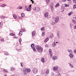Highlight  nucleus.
<instances>
[{"mask_svg": "<svg viewBox=\"0 0 76 76\" xmlns=\"http://www.w3.org/2000/svg\"><path fill=\"white\" fill-rule=\"evenodd\" d=\"M65 7H69V5L67 4H65Z\"/></svg>", "mask_w": 76, "mask_h": 76, "instance_id": "obj_41", "label": "nucleus"}, {"mask_svg": "<svg viewBox=\"0 0 76 76\" xmlns=\"http://www.w3.org/2000/svg\"><path fill=\"white\" fill-rule=\"evenodd\" d=\"M34 44H32L31 45V47L32 48H34Z\"/></svg>", "mask_w": 76, "mask_h": 76, "instance_id": "obj_39", "label": "nucleus"}, {"mask_svg": "<svg viewBox=\"0 0 76 76\" xmlns=\"http://www.w3.org/2000/svg\"><path fill=\"white\" fill-rule=\"evenodd\" d=\"M48 40H49V37H48L44 41L45 42V43L47 42V41H48Z\"/></svg>", "mask_w": 76, "mask_h": 76, "instance_id": "obj_16", "label": "nucleus"}, {"mask_svg": "<svg viewBox=\"0 0 76 76\" xmlns=\"http://www.w3.org/2000/svg\"><path fill=\"white\" fill-rule=\"evenodd\" d=\"M45 47H48V45L46 44L45 45Z\"/></svg>", "mask_w": 76, "mask_h": 76, "instance_id": "obj_45", "label": "nucleus"}, {"mask_svg": "<svg viewBox=\"0 0 76 76\" xmlns=\"http://www.w3.org/2000/svg\"><path fill=\"white\" fill-rule=\"evenodd\" d=\"M0 18H1V19H4L5 17L4 16H0Z\"/></svg>", "mask_w": 76, "mask_h": 76, "instance_id": "obj_29", "label": "nucleus"}, {"mask_svg": "<svg viewBox=\"0 0 76 76\" xmlns=\"http://www.w3.org/2000/svg\"><path fill=\"white\" fill-rule=\"evenodd\" d=\"M21 31H22H22H23V32H25V30H23V29H22L21 30Z\"/></svg>", "mask_w": 76, "mask_h": 76, "instance_id": "obj_47", "label": "nucleus"}, {"mask_svg": "<svg viewBox=\"0 0 76 76\" xmlns=\"http://www.w3.org/2000/svg\"><path fill=\"white\" fill-rule=\"evenodd\" d=\"M57 37L58 38H60V31H58L57 32Z\"/></svg>", "mask_w": 76, "mask_h": 76, "instance_id": "obj_15", "label": "nucleus"}, {"mask_svg": "<svg viewBox=\"0 0 76 76\" xmlns=\"http://www.w3.org/2000/svg\"><path fill=\"white\" fill-rule=\"evenodd\" d=\"M0 41H4V39L0 40Z\"/></svg>", "mask_w": 76, "mask_h": 76, "instance_id": "obj_56", "label": "nucleus"}, {"mask_svg": "<svg viewBox=\"0 0 76 76\" xmlns=\"http://www.w3.org/2000/svg\"><path fill=\"white\" fill-rule=\"evenodd\" d=\"M57 56H53L52 58L53 60H56L57 59Z\"/></svg>", "mask_w": 76, "mask_h": 76, "instance_id": "obj_12", "label": "nucleus"}, {"mask_svg": "<svg viewBox=\"0 0 76 76\" xmlns=\"http://www.w3.org/2000/svg\"><path fill=\"white\" fill-rule=\"evenodd\" d=\"M32 36H35V31H33L32 33Z\"/></svg>", "mask_w": 76, "mask_h": 76, "instance_id": "obj_19", "label": "nucleus"}, {"mask_svg": "<svg viewBox=\"0 0 76 76\" xmlns=\"http://www.w3.org/2000/svg\"><path fill=\"white\" fill-rule=\"evenodd\" d=\"M15 70V68H12L11 69V71H14Z\"/></svg>", "mask_w": 76, "mask_h": 76, "instance_id": "obj_31", "label": "nucleus"}, {"mask_svg": "<svg viewBox=\"0 0 76 76\" xmlns=\"http://www.w3.org/2000/svg\"><path fill=\"white\" fill-rule=\"evenodd\" d=\"M56 44H57V43H58V42H56Z\"/></svg>", "mask_w": 76, "mask_h": 76, "instance_id": "obj_61", "label": "nucleus"}, {"mask_svg": "<svg viewBox=\"0 0 76 76\" xmlns=\"http://www.w3.org/2000/svg\"><path fill=\"white\" fill-rule=\"evenodd\" d=\"M73 71H75V70H74Z\"/></svg>", "mask_w": 76, "mask_h": 76, "instance_id": "obj_64", "label": "nucleus"}, {"mask_svg": "<svg viewBox=\"0 0 76 76\" xmlns=\"http://www.w3.org/2000/svg\"><path fill=\"white\" fill-rule=\"evenodd\" d=\"M4 76H6V75H4Z\"/></svg>", "mask_w": 76, "mask_h": 76, "instance_id": "obj_62", "label": "nucleus"}, {"mask_svg": "<svg viewBox=\"0 0 76 76\" xmlns=\"http://www.w3.org/2000/svg\"><path fill=\"white\" fill-rule=\"evenodd\" d=\"M58 69V68L57 66H54L53 68V70L54 71H57Z\"/></svg>", "mask_w": 76, "mask_h": 76, "instance_id": "obj_6", "label": "nucleus"}, {"mask_svg": "<svg viewBox=\"0 0 76 76\" xmlns=\"http://www.w3.org/2000/svg\"><path fill=\"white\" fill-rule=\"evenodd\" d=\"M5 54H6L7 55V54H8V53H5Z\"/></svg>", "mask_w": 76, "mask_h": 76, "instance_id": "obj_58", "label": "nucleus"}, {"mask_svg": "<svg viewBox=\"0 0 76 76\" xmlns=\"http://www.w3.org/2000/svg\"><path fill=\"white\" fill-rule=\"evenodd\" d=\"M20 64H21V66H22V67H23V66L22 65V64L21 63Z\"/></svg>", "mask_w": 76, "mask_h": 76, "instance_id": "obj_55", "label": "nucleus"}, {"mask_svg": "<svg viewBox=\"0 0 76 76\" xmlns=\"http://www.w3.org/2000/svg\"><path fill=\"white\" fill-rule=\"evenodd\" d=\"M67 51L70 53H73V51H72V50H71V49H68Z\"/></svg>", "mask_w": 76, "mask_h": 76, "instance_id": "obj_14", "label": "nucleus"}, {"mask_svg": "<svg viewBox=\"0 0 76 76\" xmlns=\"http://www.w3.org/2000/svg\"><path fill=\"white\" fill-rule=\"evenodd\" d=\"M70 26L71 28H72V25L70 24Z\"/></svg>", "mask_w": 76, "mask_h": 76, "instance_id": "obj_54", "label": "nucleus"}, {"mask_svg": "<svg viewBox=\"0 0 76 76\" xmlns=\"http://www.w3.org/2000/svg\"><path fill=\"white\" fill-rule=\"evenodd\" d=\"M31 0V1H32V4H34V1H33V0Z\"/></svg>", "mask_w": 76, "mask_h": 76, "instance_id": "obj_51", "label": "nucleus"}, {"mask_svg": "<svg viewBox=\"0 0 76 76\" xmlns=\"http://www.w3.org/2000/svg\"><path fill=\"white\" fill-rule=\"evenodd\" d=\"M58 17H57L55 18V22L56 23H58Z\"/></svg>", "mask_w": 76, "mask_h": 76, "instance_id": "obj_7", "label": "nucleus"}, {"mask_svg": "<svg viewBox=\"0 0 76 76\" xmlns=\"http://www.w3.org/2000/svg\"><path fill=\"white\" fill-rule=\"evenodd\" d=\"M26 9H27L28 8V6H25Z\"/></svg>", "mask_w": 76, "mask_h": 76, "instance_id": "obj_46", "label": "nucleus"}, {"mask_svg": "<svg viewBox=\"0 0 76 76\" xmlns=\"http://www.w3.org/2000/svg\"><path fill=\"white\" fill-rule=\"evenodd\" d=\"M45 76H47V74L45 75Z\"/></svg>", "mask_w": 76, "mask_h": 76, "instance_id": "obj_60", "label": "nucleus"}, {"mask_svg": "<svg viewBox=\"0 0 76 76\" xmlns=\"http://www.w3.org/2000/svg\"><path fill=\"white\" fill-rule=\"evenodd\" d=\"M1 7H3L5 6H6V4H4L1 5Z\"/></svg>", "mask_w": 76, "mask_h": 76, "instance_id": "obj_24", "label": "nucleus"}, {"mask_svg": "<svg viewBox=\"0 0 76 76\" xmlns=\"http://www.w3.org/2000/svg\"><path fill=\"white\" fill-rule=\"evenodd\" d=\"M45 73L46 74H48L49 73V70L48 69H47Z\"/></svg>", "mask_w": 76, "mask_h": 76, "instance_id": "obj_32", "label": "nucleus"}, {"mask_svg": "<svg viewBox=\"0 0 76 76\" xmlns=\"http://www.w3.org/2000/svg\"><path fill=\"white\" fill-rule=\"evenodd\" d=\"M53 34H50L49 38H53Z\"/></svg>", "mask_w": 76, "mask_h": 76, "instance_id": "obj_13", "label": "nucleus"}, {"mask_svg": "<svg viewBox=\"0 0 76 76\" xmlns=\"http://www.w3.org/2000/svg\"><path fill=\"white\" fill-rule=\"evenodd\" d=\"M40 30L41 31H45V29H44V27H43L42 28H41Z\"/></svg>", "mask_w": 76, "mask_h": 76, "instance_id": "obj_28", "label": "nucleus"}, {"mask_svg": "<svg viewBox=\"0 0 76 76\" xmlns=\"http://www.w3.org/2000/svg\"><path fill=\"white\" fill-rule=\"evenodd\" d=\"M52 46L53 47H54L55 46H57V44L56 43V42H53V43L52 44Z\"/></svg>", "mask_w": 76, "mask_h": 76, "instance_id": "obj_9", "label": "nucleus"}, {"mask_svg": "<svg viewBox=\"0 0 76 76\" xmlns=\"http://www.w3.org/2000/svg\"><path fill=\"white\" fill-rule=\"evenodd\" d=\"M76 4L74 5L73 7V9H76Z\"/></svg>", "mask_w": 76, "mask_h": 76, "instance_id": "obj_38", "label": "nucleus"}, {"mask_svg": "<svg viewBox=\"0 0 76 76\" xmlns=\"http://www.w3.org/2000/svg\"><path fill=\"white\" fill-rule=\"evenodd\" d=\"M13 16L14 18V19H17V17L16 15V14H13Z\"/></svg>", "mask_w": 76, "mask_h": 76, "instance_id": "obj_17", "label": "nucleus"}, {"mask_svg": "<svg viewBox=\"0 0 76 76\" xmlns=\"http://www.w3.org/2000/svg\"><path fill=\"white\" fill-rule=\"evenodd\" d=\"M41 35L42 37H44V35H45V32H42Z\"/></svg>", "mask_w": 76, "mask_h": 76, "instance_id": "obj_26", "label": "nucleus"}, {"mask_svg": "<svg viewBox=\"0 0 76 76\" xmlns=\"http://www.w3.org/2000/svg\"><path fill=\"white\" fill-rule=\"evenodd\" d=\"M74 28L75 29H76V25L75 26H74Z\"/></svg>", "mask_w": 76, "mask_h": 76, "instance_id": "obj_48", "label": "nucleus"}, {"mask_svg": "<svg viewBox=\"0 0 76 76\" xmlns=\"http://www.w3.org/2000/svg\"><path fill=\"white\" fill-rule=\"evenodd\" d=\"M74 3H76V0H73Z\"/></svg>", "mask_w": 76, "mask_h": 76, "instance_id": "obj_43", "label": "nucleus"}, {"mask_svg": "<svg viewBox=\"0 0 76 76\" xmlns=\"http://www.w3.org/2000/svg\"><path fill=\"white\" fill-rule=\"evenodd\" d=\"M59 75V76H61V75L60 74H59V75Z\"/></svg>", "mask_w": 76, "mask_h": 76, "instance_id": "obj_57", "label": "nucleus"}, {"mask_svg": "<svg viewBox=\"0 0 76 76\" xmlns=\"http://www.w3.org/2000/svg\"><path fill=\"white\" fill-rule=\"evenodd\" d=\"M54 9V7H53V6H51V9L52 10H53V9Z\"/></svg>", "mask_w": 76, "mask_h": 76, "instance_id": "obj_35", "label": "nucleus"}, {"mask_svg": "<svg viewBox=\"0 0 76 76\" xmlns=\"http://www.w3.org/2000/svg\"><path fill=\"white\" fill-rule=\"evenodd\" d=\"M41 61H42V63H44V62H45V60H44V58L43 57L42 58V59H41Z\"/></svg>", "mask_w": 76, "mask_h": 76, "instance_id": "obj_18", "label": "nucleus"}, {"mask_svg": "<svg viewBox=\"0 0 76 76\" xmlns=\"http://www.w3.org/2000/svg\"><path fill=\"white\" fill-rule=\"evenodd\" d=\"M22 35V31H20L19 35L20 36Z\"/></svg>", "mask_w": 76, "mask_h": 76, "instance_id": "obj_22", "label": "nucleus"}, {"mask_svg": "<svg viewBox=\"0 0 76 76\" xmlns=\"http://www.w3.org/2000/svg\"><path fill=\"white\" fill-rule=\"evenodd\" d=\"M60 6V4H59V3H58L55 6V7H58V6Z\"/></svg>", "mask_w": 76, "mask_h": 76, "instance_id": "obj_23", "label": "nucleus"}, {"mask_svg": "<svg viewBox=\"0 0 76 76\" xmlns=\"http://www.w3.org/2000/svg\"><path fill=\"white\" fill-rule=\"evenodd\" d=\"M3 71H4V72H7L6 70H4Z\"/></svg>", "mask_w": 76, "mask_h": 76, "instance_id": "obj_49", "label": "nucleus"}, {"mask_svg": "<svg viewBox=\"0 0 76 76\" xmlns=\"http://www.w3.org/2000/svg\"><path fill=\"white\" fill-rule=\"evenodd\" d=\"M45 0L47 3H50L49 0Z\"/></svg>", "mask_w": 76, "mask_h": 76, "instance_id": "obj_36", "label": "nucleus"}, {"mask_svg": "<svg viewBox=\"0 0 76 76\" xmlns=\"http://www.w3.org/2000/svg\"><path fill=\"white\" fill-rule=\"evenodd\" d=\"M38 72V69H37V68H34L33 69V72L34 73H35V74H36Z\"/></svg>", "mask_w": 76, "mask_h": 76, "instance_id": "obj_5", "label": "nucleus"}, {"mask_svg": "<svg viewBox=\"0 0 76 76\" xmlns=\"http://www.w3.org/2000/svg\"><path fill=\"white\" fill-rule=\"evenodd\" d=\"M74 19H75V20H76V16L74 17Z\"/></svg>", "mask_w": 76, "mask_h": 76, "instance_id": "obj_50", "label": "nucleus"}, {"mask_svg": "<svg viewBox=\"0 0 76 76\" xmlns=\"http://www.w3.org/2000/svg\"><path fill=\"white\" fill-rule=\"evenodd\" d=\"M31 72V69L28 68H24L23 69V72L24 75H26L28 73Z\"/></svg>", "mask_w": 76, "mask_h": 76, "instance_id": "obj_2", "label": "nucleus"}, {"mask_svg": "<svg viewBox=\"0 0 76 76\" xmlns=\"http://www.w3.org/2000/svg\"><path fill=\"white\" fill-rule=\"evenodd\" d=\"M66 0H63V1H65Z\"/></svg>", "mask_w": 76, "mask_h": 76, "instance_id": "obj_59", "label": "nucleus"}, {"mask_svg": "<svg viewBox=\"0 0 76 76\" xmlns=\"http://www.w3.org/2000/svg\"><path fill=\"white\" fill-rule=\"evenodd\" d=\"M36 48L37 49V51L39 53H42L43 51V49L42 47H40V46L37 45L36 46Z\"/></svg>", "mask_w": 76, "mask_h": 76, "instance_id": "obj_1", "label": "nucleus"}, {"mask_svg": "<svg viewBox=\"0 0 76 76\" xmlns=\"http://www.w3.org/2000/svg\"><path fill=\"white\" fill-rule=\"evenodd\" d=\"M72 21H73V22L74 23H76V21H75V19H73L72 20Z\"/></svg>", "mask_w": 76, "mask_h": 76, "instance_id": "obj_40", "label": "nucleus"}, {"mask_svg": "<svg viewBox=\"0 0 76 76\" xmlns=\"http://www.w3.org/2000/svg\"><path fill=\"white\" fill-rule=\"evenodd\" d=\"M31 5H29L28 6V8L27 9H26V10H27V11H28V12L30 11V10H31V9L32 8V7H31Z\"/></svg>", "mask_w": 76, "mask_h": 76, "instance_id": "obj_4", "label": "nucleus"}, {"mask_svg": "<svg viewBox=\"0 0 76 76\" xmlns=\"http://www.w3.org/2000/svg\"><path fill=\"white\" fill-rule=\"evenodd\" d=\"M64 9H63V10H62L61 12H64Z\"/></svg>", "mask_w": 76, "mask_h": 76, "instance_id": "obj_53", "label": "nucleus"}, {"mask_svg": "<svg viewBox=\"0 0 76 76\" xmlns=\"http://www.w3.org/2000/svg\"><path fill=\"white\" fill-rule=\"evenodd\" d=\"M14 37L15 38H18V37L16 36H14Z\"/></svg>", "mask_w": 76, "mask_h": 76, "instance_id": "obj_52", "label": "nucleus"}, {"mask_svg": "<svg viewBox=\"0 0 76 76\" xmlns=\"http://www.w3.org/2000/svg\"><path fill=\"white\" fill-rule=\"evenodd\" d=\"M21 16L23 17V18H24V17H25V14H24V13L21 14Z\"/></svg>", "mask_w": 76, "mask_h": 76, "instance_id": "obj_33", "label": "nucleus"}, {"mask_svg": "<svg viewBox=\"0 0 76 76\" xmlns=\"http://www.w3.org/2000/svg\"><path fill=\"white\" fill-rule=\"evenodd\" d=\"M10 35L11 36H15V35H16L15 34H13V33H10Z\"/></svg>", "mask_w": 76, "mask_h": 76, "instance_id": "obj_30", "label": "nucleus"}, {"mask_svg": "<svg viewBox=\"0 0 76 76\" xmlns=\"http://www.w3.org/2000/svg\"><path fill=\"white\" fill-rule=\"evenodd\" d=\"M19 41L20 44L21 43V42L22 41V39H21V38H20L19 39Z\"/></svg>", "mask_w": 76, "mask_h": 76, "instance_id": "obj_42", "label": "nucleus"}, {"mask_svg": "<svg viewBox=\"0 0 76 76\" xmlns=\"http://www.w3.org/2000/svg\"><path fill=\"white\" fill-rule=\"evenodd\" d=\"M33 9L34 10V11L36 12H39V11L40 10V9L39 7H34Z\"/></svg>", "mask_w": 76, "mask_h": 76, "instance_id": "obj_3", "label": "nucleus"}, {"mask_svg": "<svg viewBox=\"0 0 76 76\" xmlns=\"http://www.w3.org/2000/svg\"><path fill=\"white\" fill-rule=\"evenodd\" d=\"M17 9H22V6H20L18 7Z\"/></svg>", "mask_w": 76, "mask_h": 76, "instance_id": "obj_27", "label": "nucleus"}, {"mask_svg": "<svg viewBox=\"0 0 76 76\" xmlns=\"http://www.w3.org/2000/svg\"><path fill=\"white\" fill-rule=\"evenodd\" d=\"M2 26H3V23L1 22L0 23V27H1Z\"/></svg>", "mask_w": 76, "mask_h": 76, "instance_id": "obj_37", "label": "nucleus"}, {"mask_svg": "<svg viewBox=\"0 0 76 76\" xmlns=\"http://www.w3.org/2000/svg\"><path fill=\"white\" fill-rule=\"evenodd\" d=\"M69 56L70 58H72L73 57V54L72 53H70Z\"/></svg>", "mask_w": 76, "mask_h": 76, "instance_id": "obj_8", "label": "nucleus"}, {"mask_svg": "<svg viewBox=\"0 0 76 76\" xmlns=\"http://www.w3.org/2000/svg\"><path fill=\"white\" fill-rule=\"evenodd\" d=\"M33 50H34V51L36 50V49H35V48H33Z\"/></svg>", "mask_w": 76, "mask_h": 76, "instance_id": "obj_44", "label": "nucleus"}, {"mask_svg": "<svg viewBox=\"0 0 76 76\" xmlns=\"http://www.w3.org/2000/svg\"><path fill=\"white\" fill-rule=\"evenodd\" d=\"M72 14H73V12L71 11L68 13V16H70V15H72Z\"/></svg>", "mask_w": 76, "mask_h": 76, "instance_id": "obj_21", "label": "nucleus"}, {"mask_svg": "<svg viewBox=\"0 0 76 76\" xmlns=\"http://www.w3.org/2000/svg\"><path fill=\"white\" fill-rule=\"evenodd\" d=\"M44 16L45 18H47V17H48V12H45L44 14Z\"/></svg>", "mask_w": 76, "mask_h": 76, "instance_id": "obj_10", "label": "nucleus"}, {"mask_svg": "<svg viewBox=\"0 0 76 76\" xmlns=\"http://www.w3.org/2000/svg\"><path fill=\"white\" fill-rule=\"evenodd\" d=\"M69 64L71 68H73V65L71 64L70 63H69Z\"/></svg>", "mask_w": 76, "mask_h": 76, "instance_id": "obj_20", "label": "nucleus"}, {"mask_svg": "<svg viewBox=\"0 0 76 76\" xmlns=\"http://www.w3.org/2000/svg\"><path fill=\"white\" fill-rule=\"evenodd\" d=\"M56 22H53V21H52L50 23L51 25H54V24H56Z\"/></svg>", "mask_w": 76, "mask_h": 76, "instance_id": "obj_25", "label": "nucleus"}, {"mask_svg": "<svg viewBox=\"0 0 76 76\" xmlns=\"http://www.w3.org/2000/svg\"><path fill=\"white\" fill-rule=\"evenodd\" d=\"M50 75L51 76H54V73L53 72H52L50 73Z\"/></svg>", "mask_w": 76, "mask_h": 76, "instance_id": "obj_34", "label": "nucleus"}, {"mask_svg": "<svg viewBox=\"0 0 76 76\" xmlns=\"http://www.w3.org/2000/svg\"><path fill=\"white\" fill-rule=\"evenodd\" d=\"M67 1H70V0H67Z\"/></svg>", "mask_w": 76, "mask_h": 76, "instance_id": "obj_63", "label": "nucleus"}, {"mask_svg": "<svg viewBox=\"0 0 76 76\" xmlns=\"http://www.w3.org/2000/svg\"><path fill=\"white\" fill-rule=\"evenodd\" d=\"M49 53H50V57H52L53 53H52V50H51V49H49Z\"/></svg>", "mask_w": 76, "mask_h": 76, "instance_id": "obj_11", "label": "nucleus"}]
</instances>
